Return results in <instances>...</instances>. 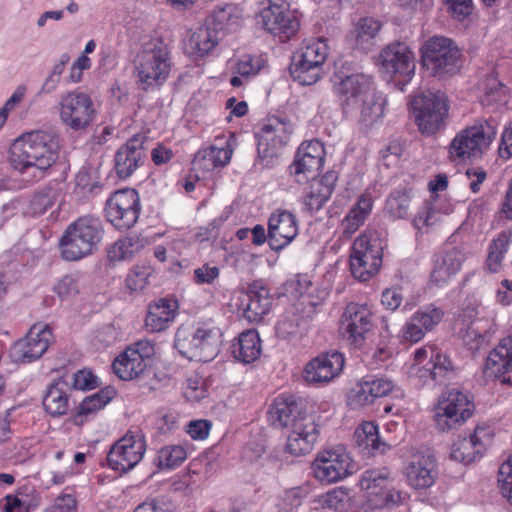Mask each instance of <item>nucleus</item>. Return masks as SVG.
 Instances as JSON below:
<instances>
[{
    "label": "nucleus",
    "instance_id": "obj_48",
    "mask_svg": "<svg viewBox=\"0 0 512 512\" xmlns=\"http://www.w3.org/2000/svg\"><path fill=\"white\" fill-rule=\"evenodd\" d=\"M411 189H394L386 199L385 211L394 219H403L408 215L411 203Z\"/></svg>",
    "mask_w": 512,
    "mask_h": 512
},
{
    "label": "nucleus",
    "instance_id": "obj_6",
    "mask_svg": "<svg viewBox=\"0 0 512 512\" xmlns=\"http://www.w3.org/2000/svg\"><path fill=\"white\" fill-rule=\"evenodd\" d=\"M410 106L422 135L432 136L445 127L449 107L444 93L422 92L411 99Z\"/></svg>",
    "mask_w": 512,
    "mask_h": 512
},
{
    "label": "nucleus",
    "instance_id": "obj_8",
    "mask_svg": "<svg viewBox=\"0 0 512 512\" xmlns=\"http://www.w3.org/2000/svg\"><path fill=\"white\" fill-rule=\"evenodd\" d=\"M374 330L373 313L367 304L348 303L339 321V331L346 343L362 349Z\"/></svg>",
    "mask_w": 512,
    "mask_h": 512
},
{
    "label": "nucleus",
    "instance_id": "obj_5",
    "mask_svg": "<svg viewBox=\"0 0 512 512\" xmlns=\"http://www.w3.org/2000/svg\"><path fill=\"white\" fill-rule=\"evenodd\" d=\"M497 134L493 120H479L474 125L456 134L449 145V154L453 160L479 159L488 150Z\"/></svg>",
    "mask_w": 512,
    "mask_h": 512
},
{
    "label": "nucleus",
    "instance_id": "obj_43",
    "mask_svg": "<svg viewBox=\"0 0 512 512\" xmlns=\"http://www.w3.org/2000/svg\"><path fill=\"white\" fill-rule=\"evenodd\" d=\"M512 243V230L500 232L489 244L486 268L491 273H497L502 269L503 260Z\"/></svg>",
    "mask_w": 512,
    "mask_h": 512
},
{
    "label": "nucleus",
    "instance_id": "obj_39",
    "mask_svg": "<svg viewBox=\"0 0 512 512\" xmlns=\"http://www.w3.org/2000/svg\"><path fill=\"white\" fill-rule=\"evenodd\" d=\"M381 27V22L373 17H363L354 24L348 37L358 49L367 51L375 45Z\"/></svg>",
    "mask_w": 512,
    "mask_h": 512
},
{
    "label": "nucleus",
    "instance_id": "obj_50",
    "mask_svg": "<svg viewBox=\"0 0 512 512\" xmlns=\"http://www.w3.org/2000/svg\"><path fill=\"white\" fill-rule=\"evenodd\" d=\"M187 458V452L180 445H168L162 447L155 459L159 469H173L181 465Z\"/></svg>",
    "mask_w": 512,
    "mask_h": 512
},
{
    "label": "nucleus",
    "instance_id": "obj_64",
    "mask_svg": "<svg viewBox=\"0 0 512 512\" xmlns=\"http://www.w3.org/2000/svg\"><path fill=\"white\" fill-rule=\"evenodd\" d=\"M211 424L206 420H194L187 426V433L194 440H203L208 437Z\"/></svg>",
    "mask_w": 512,
    "mask_h": 512
},
{
    "label": "nucleus",
    "instance_id": "obj_11",
    "mask_svg": "<svg viewBox=\"0 0 512 512\" xmlns=\"http://www.w3.org/2000/svg\"><path fill=\"white\" fill-rule=\"evenodd\" d=\"M473 413V403L468 393L457 388L443 392L435 408V423L438 430L448 432L464 424Z\"/></svg>",
    "mask_w": 512,
    "mask_h": 512
},
{
    "label": "nucleus",
    "instance_id": "obj_61",
    "mask_svg": "<svg viewBox=\"0 0 512 512\" xmlns=\"http://www.w3.org/2000/svg\"><path fill=\"white\" fill-rule=\"evenodd\" d=\"M303 497V490L300 487L286 490L282 497V511L292 512L294 508L298 507L302 503Z\"/></svg>",
    "mask_w": 512,
    "mask_h": 512
},
{
    "label": "nucleus",
    "instance_id": "obj_40",
    "mask_svg": "<svg viewBox=\"0 0 512 512\" xmlns=\"http://www.w3.org/2000/svg\"><path fill=\"white\" fill-rule=\"evenodd\" d=\"M147 366V362L136 355L132 349H125L112 364L115 374L124 381L140 377Z\"/></svg>",
    "mask_w": 512,
    "mask_h": 512
},
{
    "label": "nucleus",
    "instance_id": "obj_27",
    "mask_svg": "<svg viewBox=\"0 0 512 512\" xmlns=\"http://www.w3.org/2000/svg\"><path fill=\"white\" fill-rule=\"evenodd\" d=\"M298 234L297 219L287 210H277L268 220V244L274 251L289 245Z\"/></svg>",
    "mask_w": 512,
    "mask_h": 512
},
{
    "label": "nucleus",
    "instance_id": "obj_24",
    "mask_svg": "<svg viewBox=\"0 0 512 512\" xmlns=\"http://www.w3.org/2000/svg\"><path fill=\"white\" fill-rule=\"evenodd\" d=\"M319 427L313 416L303 413L290 426L286 450L295 456L309 453L319 438Z\"/></svg>",
    "mask_w": 512,
    "mask_h": 512
},
{
    "label": "nucleus",
    "instance_id": "obj_41",
    "mask_svg": "<svg viewBox=\"0 0 512 512\" xmlns=\"http://www.w3.org/2000/svg\"><path fill=\"white\" fill-rule=\"evenodd\" d=\"M371 210V196L369 194L361 195L342 221L343 236L347 239L350 238L364 224Z\"/></svg>",
    "mask_w": 512,
    "mask_h": 512
},
{
    "label": "nucleus",
    "instance_id": "obj_56",
    "mask_svg": "<svg viewBox=\"0 0 512 512\" xmlns=\"http://www.w3.org/2000/svg\"><path fill=\"white\" fill-rule=\"evenodd\" d=\"M447 12L458 21H464L473 11L472 0H443Z\"/></svg>",
    "mask_w": 512,
    "mask_h": 512
},
{
    "label": "nucleus",
    "instance_id": "obj_37",
    "mask_svg": "<svg viewBox=\"0 0 512 512\" xmlns=\"http://www.w3.org/2000/svg\"><path fill=\"white\" fill-rule=\"evenodd\" d=\"M176 303L167 299H160L149 306L145 318L146 328L151 332H161L167 329L175 319Z\"/></svg>",
    "mask_w": 512,
    "mask_h": 512
},
{
    "label": "nucleus",
    "instance_id": "obj_33",
    "mask_svg": "<svg viewBox=\"0 0 512 512\" xmlns=\"http://www.w3.org/2000/svg\"><path fill=\"white\" fill-rule=\"evenodd\" d=\"M71 390L69 383L62 378L52 382L43 398L45 411L52 417L66 415L70 408Z\"/></svg>",
    "mask_w": 512,
    "mask_h": 512
},
{
    "label": "nucleus",
    "instance_id": "obj_53",
    "mask_svg": "<svg viewBox=\"0 0 512 512\" xmlns=\"http://www.w3.org/2000/svg\"><path fill=\"white\" fill-rule=\"evenodd\" d=\"M57 199V192L52 188H44L34 194L30 201L29 212L40 216L51 208Z\"/></svg>",
    "mask_w": 512,
    "mask_h": 512
},
{
    "label": "nucleus",
    "instance_id": "obj_2",
    "mask_svg": "<svg viewBox=\"0 0 512 512\" xmlns=\"http://www.w3.org/2000/svg\"><path fill=\"white\" fill-rule=\"evenodd\" d=\"M59 140L55 133L36 130L18 138L11 147L10 163L21 173L35 167L44 172L58 159Z\"/></svg>",
    "mask_w": 512,
    "mask_h": 512
},
{
    "label": "nucleus",
    "instance_id": "obj_17",
    "mask_svg": "<svg viewBox=\"0 0 512 512\" xmlns=\"http://www.w3.org/2000/svg\"><path fill=\"white\" fill-rule=\"evenodd\" d=\"M146 442L140 432H127L116 441L107 455L109 468L121 474L132 470L143 458Z\"/></svg>",
    "mask_w": 512,
    "mask_h": 512
},
{
    "label": "nucleus",
    "instance_id": "obj_35",
    "mask_svg": "<svg viewBox=\"0 0 512 512\" xmlns=\"http://www.w3.org/2000/svg\"><path fill=\"white\" fill-rule=\"evenodd\" d=\"M512 371V335L501 340L488 355L485 373L489 377H499Z\"/></svg>",
    "mask_w": 512,
    "mask_h": 512
},
{
    "label": "nucleus",
    "instance_id": "obj_54",
    "mask_svg": "<svg viewBox=\"0 0 512 512\" xmlns=\"http://www.w3.org/2000/svg\"><path fill=\"white\" fill-rule=\"evenodd\" d=\"M153 269L150 265H135L126 278V285L130 291H141L148 285V279Z\"/></svg>",
    "mask_w": 512,
    "mask_h": 512
},
{
    "label": "nucleus",
    "instance_id": "obj_10",
    "mask_svg": "<svg viewBox=\"0 0 512 512\" xmlns=\"http://www.w3.org/2000/svg\"><path fill=\"white\" fill-rule=\"evenodd\" d=\"M382 257L383 247L378 236L371 233L359 235L352 245L350 254L352 275L360 281L369 280L379 271Z\"/></svg>",
    "mask_w": 512,
    "mask_h": 512
},
{
    "label": "nucleus",
    "instance_id": "obj_25",
    "mask_svg": "<svg viewBox=\"0 0 512 512\" xmlns=\"http://www.w3.org/2000/svg\"><path fill=\"white\" fill-rule=\"evenodd\" d=\"M144 143L145 136L137 134L117 150L114 156V169L120 179L129 178L144 164L146 160Z\"/></svg>",
    "mask_w": 512,
    "mask_h": 512
},
{
    "label": "nucleus",
    "instance_id": "obj_19",
    "mask_svg": "<svg viewBox=\"0 0 512 512\" xmlns=\"http://www.w3.org/2000/svg\"><path fill=\"white\" fill-rule=\"evenodd\" d=\"M382 68L391 76H399L400 89L406 85L415 73V56L411 49L402 42H395L387 45L380 54Z\"/></svg>",
    "mask_w": 512,
    "mask_h": 512
},
{
    "label": "nucleus",
    "instance_id": "obj_30",
    "mask_svg": "<svg viewBox=\"0 0 512 512\" xmlns=\"http://www.w3.org/2000/svg\"><path fill=\"white\" fill-rule=\"evenodd\" d=\"M465 260L464 252L457 247L444 250L434 256L430 281L442 287L460 271Z\"/></svg>",
    "mask_w": 512,
    "mask_h": 512
},
{
    "label": "nucleus",
    "instance_id": "obj_62",
    "mask_svg": "<svg viewBox=\"0 0 512 512\" xmlns=\"http://www.w3.org/2000/svg\"><path fill=\"white\" fill-rule=\"evenodd\" d=\"M77 502L71 494L58 496L45 512H76Z\"/></svg>",
    "mask_w": 512,
    "mask_h": 512
},
{
    "label": "nucleus",
    "instance_id": "obj_38",
    "mask_svg": "<svg viewBox=\"0 0 512 512\" xmlns=\"http://www.w3.org/2000/svg\"><path fill=\"white\" fill-rule=\"evenodd\" d=\"M231 353L235 359L245 364L252 363L261 354V341L256 330L242 332L237 341L231 345Z\"/></svg>",
    "mask_w": 512,
    "mask_h": 512
},
{
    "label": "nucleus",
    "instance_id": "obj_23",
    "mask_svg": "<svg viewBox=\"0 0 512 512\" xmlns=\"http://www.w3.org/2000/svg\"><path fill=\"white\" fill-rule=\"evenodd\" d=\"M493 431L488 426H477L468 437H460L452 447L450 457L453 460L469 464L481 458L491 444Z\"/></svg>",
    "mask_w": 512,
    "mask_h": 512
},
{
    "label": "nucleus",
    "instance_id": "obj_32",
    "mask_svg": "<svg viewBox=\"0 0 512 512\" xmlns=\"http://www.w3.org/2000/svg\"><path fill=\"white\" fill-rule=\"evenodd\" d=\"M220 40V35L204 23L188 34L184 40V52L192 57H203L209 54Z\"/></svg>",
    "mask_w": 512,
    "mask_h": 512
},
{
    "label": "nucleus",
    "instance_id": "obj_36",
    "mask_svg": "<svg viewBox=\"0 0 512 512\" xmlns=\"http://www.w3.org/2000/svg\"><path fill=\"white\" fill-rule=\"evenodd\" d=\"M232 149L229 145L225 147H216L210 145L200 149L194 156L193 166L195 169L209 172L217 167H224L230 162Z\"/></svg>",
    "mask_w": 512,
    "mask_h": 512
},
{
    "label": "nucleus",
    "instance_id": "obj_63",
    "mask_svg": "<svg viewBox=\"0 0 512 512\" xmlns=\"http://www.w3.org/2000/svg\"><path fill=\"white\" fill-rule=\"evenodd\" d=\"M219 274L218 267L204 264L194 270V280L197 284H211L219 277Z\"/></svg>",
    "mask_w": 512,
    "mask_h": 512
},
{
    "label": "nucleus",
    "instance_id": "obj_22",
    "mask_svg": "<svg viewBox=\"0 0 512 512\" xmlns=\"http://www.w3.org/2000/svg\"><path fill=\"white\" fill-rule=\"evenodd\" d=\"M315 305L308 301H300L286 310L276 325V332L280 338L292 340L302 337L308 331Z\"/></svg>",
    "mask_w": 512,
    "mask_h": 512
},
{
    "label": "nucleus",
    "instance_id": "obj_7",
    "mask_svg": "<svg viewBox=\"0 0 512 512\" xmlns=\"http://www.w3.org/2000/svg\"><path fill=\"white\" fill-rule=\"evenodd\" d=\"M328 56V46L323 39L306 42L293 56L289 71L301 85L315 84L322 76Z\"/></svg>",
    "mask_w": 512,
    "mask_h": 512
},
{
    "label": "nucleus",
    "instance_id": "obj_14",
    "mask_svg": "<svg viewBox=\"0 0 512 512\" xmlns=\"http://www.w3.org/2000/svg\"><path fill=\"white\" fill-rule=\"evenodd\" d=\"M140 211L139 194L132 188L115 191L105 205L107 220L119 230L133 227L139 219Z\"/></svg>",
    "mask_w": 512,
    "mask_h": 512
},
{
    "label": "nucleus",
    "instance_id": "obj_46",
    "mask_svg": "<svg viewBox=\"0 0 512 512\" xmlns=\"http://www.w3.org/2000/svg\"><path fill=\"white\" fill-rule=\"evenodd\" d=\"M356 442L360 447L369 449L372 453H383L387 445L382 442L378 432V426L373 422H363L355 431Z\"/></svg>",
    "mask_w": 512,
    "mask_h": 512
},
{
    "label": "nucleus",
    "instance_id": "obj_59",
    "mask_svg": "<svg viewBox=\"0 0 512 512\" xmlns=\"http://www.w3.org/2000/svg\"><path fill=\"white\" fill-rule=\"evenodd\" d=\"M206 388L202 379L190 377L186 381L184 395L189 401H199L206 396Z\"/></svg>",
    "mask_w": 512,
    "mask_h": 512
},
{
    "label": "nucleus",
    "instance_id": "obj_20",
    "mask_svg": "<svg viewBox=\"0 0 512 512\" xmlns=\"http://www.w3.org/2000/svg\"><path fill=\"white\" fill-rule=\"evenodd\" d=\"M257 139L258 160L264 167L273 164L279 150L287 143L289 133L284 122L278 118L270 119L255 134Z\"/></svg>",
    "mask_w": 512,
    "mask_h": 512
},
{
    "label": "nucleus",
    "instance_id": "obj_47",
    "mask_svg": "<svg viewBox=\"0 0 512 512\" xmlns=\"http://www.w3.org/2000/svg\"><path fill=\"white\" fill-rule=\"evenodd\" d=\"M232 6L216 9L206 18L205 24L211 26L222 39L226 32L234 30L239 25V18L232 13Z\"/></svg>",
    "mask_w": 512,
    "mask_h": 512
},
{
    "label": "nucleus",
    "instance_id": "obj_12",
    "mask_svg": "<svg viewBox=\"0 0 512 512\" xmlns=\"http://www.w3.org/2000/svg\"><path fill=\"white\" fill-rule=\"evenodd\" d=\"M359 485L366 491L367 503L371 508H393L402 502V494L391 487V472L386 467L364 471Z\"/></svg>",
    "mask_w": 512,
    "mask_h": 512
},
{
    "label": "nucleus",
    "instance_id": "obj_55",
    "mask_svg": "<svg viewBox=\"0 0 512 512\" xmlns=\"http://www.w3.org/2000/svg\"><path fill=\"white\" fill-rule=\"evenodd\" d=\"M498 487L502 496L512 505V455L499 468Z\"/></svg>",
    "mask_w": 512,
    "mask_h": 512
},
{
    "label": "nucleus",
    "instance_id": "obj_4",
    "mask_svg": "<svg viewBox=\"0 0 512 512\" xmlns=\"http://www.w3.org/2000/svg\"><path fill=\"white\" fill-rule=\"evenodd\" d=\"M220 342L221 331L217 327L181 326L175 334L174 347L189 360L207 362L217 355Z\"/></svg>",
    "mask_w": 512,
    "mask_h": 512
},
{
    "label": "nucleus",
    "instance_id": "obj_21",
    "mask_svg": "<svg viewBox=\"0 0 512 512\" xmlns=\"http://www.w3.org/2000/svg\"><path fill=\"white\" fill-rule=\"evenodd\" d=\"M267 32L279 37L281 41L290 39L299 29L298 19L285 5L270 3L263 8L257 18Z\"/></svg>",
    "mask_w": 512,
    "mask_h": 512
},
{
    "label": "nucleus",
    "instance_id": "obj_60",
    "mask_svg": "<svg viewBox=\"0 0 512 512\" xmlns=\"http://www.w3.org/2000/svg\"><path fill=\"white\" fill-rule=\"evenodd\" d=\"M98 386V378L91 371L79 370L73 375V387L78 390L94 389Z\"/></svg>",
    "mask_w": 512,
    "mask_h": 512
},
{
    "label": "nucleus",
    "instance_id": "obj_45",
    "mask_svg": "<svg viewBox=\"0 0 512 512\" xmlns=\"http://www.w3.org/2000/svg\"><path fill=\"white\" fill-rule=\"evenodd\" d=\"M323 165L324 163L319 159L297 152L294 161L290 165V174L297 183L302 184L310 179H315Z\"/></svg>",
    "mask_w": 512,
    "mask_h": 512
},
{
    "label": "nucleus",
    "instance_id": "obj_29",
    "mask_svg": "<svg viewBox=\"0 0 512 512\" xmlns=\"http://www.w3.org/2000/svg\"><path fill=\"white\" fill-rule=\"evenodd\" d=\"M408 484L414 489L431 487L438 476V465L434 455L418 453L405 468Z\"/></svg>",
    "mask_w": 512,
    "mask_h": 512
},
{
    "label": "nucleus",
    "instance_id": "obj_57",
    "mask_svg": "<svg viewBox=\"0 0 512 512\" xmlns=\"http://www.w3.org/2000/svg\"><path fill=\"white\" fill-rule=\"evenodd\" d=\"M61 299H68L79 293V279L77 275L63 276L54 288Z\"/></svg>",
    "mask_w": 512,
    "mask_h": 512
},
{
    "label": "nucleus",
    "instance_id": "obj_15",
    "mask_svg": "<svg viewBox=\"0 0 512 512\" xmlns=\"http://www.w3.org/2000/svg\"><path fill=\"white\" fill-rule=\"evenodd\" d=\"M60 119L73 131H81L91 125L96 117L91 97L81 91H71L61 96Z\"/></svg>",
    "mask_w": 512,
    "mask_h": 512
},
{
    "label": "nucleus",
    "instance_id": "obj_18",
    "mask_svg": "<svg viewBox=\"0 0 512 512\" xmlns=\"http://www.w3.org/2000/svg\"><path fill=\"white\" fill-rule=\"evenodd\" d=\"M53 340L51 328L47 324H34L23 339L11 348L10 354L15 362L31 363L39 359Z\"/></svg>",
    "mask_w": 512,
    "mask_h": 512
},
{
    "label": "nucleus",
    "instance_id": "obj_3",
    "mask_svg": "<svg viewBox=\"0 0 512 512\" xmlns=\"http://www.w3.org/2000/svg\"><path fill=\"white\" fill-rule=\"evenodd\" d=\"M104 236L103 222L100 218L81 216L65 229L61 240V253L65 260L76 261L92 254Z\"/></svg>",
    "mask_w": 512,
    "mask_h": 512
},
{
    "label": "nucleus",
    "instance_id": "obj_9",
    "mask_svg": "<svg viewBox=\"0 0 512 512\" xmlns=\"http://www.w3.org/2000/svg\"><path fill=\"white\" fill-rule=\"evenodd\" d=\"M461 52L449 38L433 36L422 47L423 65L437 77L454 75L459 70Z\"/></svg>",
    "mask_w": 512,
    "mask_h": 512
},
{
    "label": "nucleus",
    "instance_id": "obj_52",
    "mask_svg": "<svg viewBox=\"0 0 512 512\" xmlns=\"http://www.w3.org/2000/svg\"><path fill=\"white\" fill-rule=\"evenodd\" d=\"M412 315L415 317V321L428 333L442 321L444 311L430 304L418 309Z\"/></svg>",
    "mask_w": 512,
    "mask_h": 512
},
{
    "label": "nucleus",
    "instance_id": "obj_49",
    "mask_svg": "<svg viewBox=\"0 0 512 512\" xmlns=\"http://www.w3.org/2000/svg\"><path fill=\"white\" fill-rule=\"evenodd\" d=\"M431 360L433 368L430 375L435 382L443 384L455 377L457 368L447 354L431 350Z\"/></svg>",
    "mask_w": 512,
    "mask_h": 512
},
{
    "label": "nucleus",
    "instance_id": "obj_58",
    "mask_svg": "<svg viewBox=\"0 0 512 512\" xmlns=\"http://www.w3.org/2000/svg\"><path fill=\"white\" fill-rule=\"evenodd\" d=\"M426 333L412 315L402 326L400 336L404 342L417 343L424 338Z\"/></svg>",
    "mask_w": 512,
    "mask_h": 512
},
{
    "label": "nucleus",
    "instance_id": "obj_44",
    "mask_svg": "<svg viewBox=\"0 0 512 512\" xmlns=\"http://www.w3.org/2000/svg\"><path fill=\"white\" fill-rule=\"evenodd\" d=\"M144 248V241L138 235H128L118 239L108 249L110 262H119L132 259Z\"/></svg>",
    "mask_w": 512,
    "mask_h": 512
},
{
    "label": "nucleus",
    "instance_id": "obj_51",
    "mask_svg": "<svg viewBox=\"0 0 512 512\" xmlns=\"http://www.w3.org/2000/svg\"><path fill=\"white\" fill-rule=\"evenodd\" d=\"M115 394L116 392L112 387H106L87 396L79 405L78 414L88 415L99 411L112 400Z\"/></svg>",
    "mask_w": 512,
    "mask_h": 512
},
{
    "label": "nucleus",
    "instance_id": "obj_13",
    "mask_svg": "<svg viewBox=\"0 0 512 512\" xmlns=\"http://www.w3.org/2000/svg\"><path fill=\"white\" fill-rule=\"evenodd\" d=\"M136 69L138 81L143 90L162 85L168 78L170 71L167 46L160 42L153 44L152 47L145 48L138 55Z\"/></svg>",
    "mask_w": 512,
    "mask_h": 512
},
{
    "label": "nucleus",
    "instance_id": "obj_42",
    "mask_svg": "<svg viewBox=\"0 0 512 512\" xmlns=\"http://www.w3.org/2000/svg\"><path fill=\"white\" fill-rule=\"evenodd\" d=\"M334 175H326L318 184V187H311L302 200L303 210L309 214L319 211L330 198L334 189Z\"/></svg>",
    "mask_w": 512,
    "mask_h": 512
},
{
    "label": "nucleus",
    "instance_id": "obj_16",
    "mask_svg": "<svg viewBox=\"0 0 512 512\" xmlns=\"http://www.w3.org/2000/svg\"><path fill=\"white\" fill-rule=\"evenodd\" d=\"M315 477L322 483H334L354 472L355 465L342 446L325 449L312 463Z\"/></svg>",
    "mask_w": 512,
    "mask_h": 512
},
{
    "label": "nucleus",
    "instance_id": "obj_1",
    "mask_svg": "<svg viewBox=\"0 0 512 512\" xmlns=\"http://www.w3.org/2000/svg\"><path fill=\"white\" fill-rule=\"evenodd\" d=\"M333 89L345 114L360 110V122L365 126L375 123L384 112V99L374 87L372 78L363 73L347 74L336 70Z\"/></svg>",
    "mask_w": 512,
    "mask_h": 512
},
{
    "label": "nucleus",
    "instance_id": "obj_26",
    "mask_svg": "<svg viewBox=\"0 0 512 512\" xmlns=\"http://www.w3.org/2000/svg\"><path fill=\"white\" fill-rule=\"evenodd\" d=\"M392 381L384 378L366 377L356 383L347 394V404L352 409L370 406L378 398L393 390Z\"/></svg>",
    "mask_w": 512,
    "mask_h": 512
},
{
    "label": "nucleus",
    "instance_id": "obj_34",
    "mask_svg": "<svg viewBox=\"0 0 512 512\" xmlns=\"http://www.w3.org/2000/svg\"><path fill=\"white\" fill-rule=\"evenodd\" d=\"M303 413L292 397L279 396L270 405L268 420L275 428H290Z\"/></svg>",
    "mask_w": 512,
    "mask_h": 512
},
{
    "label": "nucleus",
    "instance_id": "obj_28",
    "mask_svg": "<svg viewBox=\"0 0 512 512\" xmlns=\"http://www.w3.org/2000/svg\"><path fill=\"white\" fill-rule=\"evenodd\" d=\"M344 357L339 352L318 355L304 369V379L309 384L328 383L343 369Z\"/></svg>",
    "mask_w": 512,
    "mask_h": 512
},
{
    "label": "nucleus",
    "instance_id": "obj_31",
    "mask_svg": "<svg viewBox=\"0 0 512 512\" xmlns=\"http://www.w3.org/2000/svg\"><path fill=\"white\" fill-rule=\"evenodd\" d=\"M248 303L244 309V317L250 322L262 320L272 305L273 295L262 280H255L247 289Z\"/></svg>",
    "mask_w": 512,
    "mask_h": 512
}]
</instances>
